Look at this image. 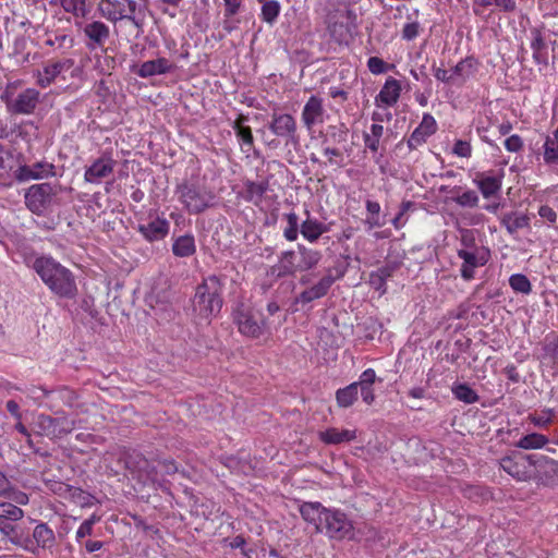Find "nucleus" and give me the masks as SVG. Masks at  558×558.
Wrapping results in <instances>:
<instances>
[{
    "label": "nucleus",
    "instance_id": "obj_1",
    "mask_svg": "<svg viewBox=\"0 0 558 558\" xmlns=\"http://www.w3.org/2000/svg\"><path fill=\"white\" fill-rule=\"evenodd\" d=\"M25 263L35 270L52 293L65 299H73L76 295L77 287L72 271L51 256L43 255L34 260L26 258Z\"/></svg>",
    "mask_w": 558,
    "mask_h": 558
},
{
    "label": "nucleus",
    "instance_id": "obj_2",
    "mask_svg": "<svg viewBox=\"0 0 558 558\" xmlns=\"http://www.w3.org/2000/svg\"><path fill=\"white\" fill-rule=\"evenodd\" d=\"M223 284L219 277L204 278L196 287L192 299V312L195 318L209 324L220 313L223 304Z\"/></svg>",
    "mask_w": 558,
    "mask_h": 558
},
{
    "label": "nucleus",
    "instance_id": "obj_3",
    "mask_svg": "<svg viewBox=\"0 0 558 558\" xmlns=\"http://www.w3.org/2000/svg\"><path fill=\"white\" fill-rule=\"evenodd\" d=\"M326 28L338 45L348 46L357 31V14L348 2H336L326 14Z\"/></svg>",
    "mask_w": 558,
    "mask_h": 558
},
{
    "label": "nucleus",
    "instance_id": "obj_4",
    "mask_svg": "<svg viewBox=\"0 0 558 558\" xmlns=\"http://www.w3.org/2000/svg\"><path fill=\"white\" fill-rule=\"evenodd\" d=\"M175 195L190 215H198L211 208L216 202L215 193L198 183L182 182L175 187Z\"/></svg>",
    "mask_w": 558,
    "mask_h": 558
},
{
    "label": "nucleus",
    "instance_id": "obj_5",
    "mask_svg": "<svg viewBox=\"0 0 558 558\" xmlns=\"http://www.w3.org/2000/svg\"><path fill=\"white\" fill-rule=\"evenodd\" d=\"M534 453L512 451L499 460L500 468L518 482H529L533 477Z\"/></svg>",
    "mask_w": 558,
    "mask_h": 558
},
{
    "label": "nucleus",
    "instance_id": "obj_6",
    "mask_svg": "<svg viewBox=\"0 0 558 558\" xmlns=\"http://www.w3.org/2000/svg\"><path fill=\"white\" fill-rule=\"evenodd\" d=\"M10 86L1 95V100L5 102L8 111L13 114H33L40 101L39 90L29 87L21 92L15 98H12Z\"/></svg>",
    "mask_w": 558,
    "mask_h": 558
},
{
    "label": "nucleus",
    "instance_id": "obj_7",
    "mask_svg": "<svg viewBox=\"0 0 558 558\" xmlns=\"http://www.w3.org/2000/svg\"><path fill=\"white\" fill-rule=\"evenodd\" d=\"M232 316L239 332L246 338L258 339L267 330L266 322L264 319L259 322L243 304L234 308Z\"/></svg>",
    "mask_w": 558,
    "mask_h": 558
},
{
    "label": "nucleus",
    "instance_id": "obj_8",
    "mask_svg": "<svg viewBox=\"0 0 558 558\" xmlns=\"http://www.w3.org/2000/svg\"><path fill=\"white\" fill-rule=\"evenodd\" d=\"M457 256L462 260L460 276L464 281L475 278V270L485 266L490 259V250L481 247L473 251L457 250Z\"/></svg>",
    "mask_w": 558,
    "mask_h": 558
},
{
    "label": "nucleus",
    "instance_id": "obj_9",
    "mask_svg": "<svg viewBox=\"0 0 558 558\" xmlns=\"http://www.w3.org/2000/svg\"><path fill=\"white\" fill-rule=\"evenodd\" d=\"M324 532L335 539L351 538L353 524L347 514L338 509H329L323 523Z\"/></svg>",
    "mask_w": 558,
    "mask_h": 558
},
{
    "label": "nucleus",
    "instance_id": "obj_10",
    "mask_svg": "<svg viewBox=\"0 0 558 558\" xmlns=\"http://www.w3.org/2000/svg\"><path fill=\"white\" fill-rule=\"evenodd\" d=\"M56 195L50 183H39L31 185L25 195L26 207L35 215H43Z\"/></svg>",
    "mask_w": 558,
    "mask_h": 558
},
{
    "label": "nucleus",
    "instance_id": "obj_11",
    "mask_svg": "<svg viewBox=\"0 0 558 558\" xmlns=\"http://www.w3.org/2000/svg\"><path fill=\"white\" fill-rule=\"evenodd\" d=\"M533 477L537 484L553 486L558 482V461L534 453Z\"/></svg>",
    "mask_w": 558,
    "mask_h": 558
},
{
    "label": "nucleus",
    "instance_id": "obj_12",
    "mask_svg": "<svg viewBox=\"0 0 558 558\" xmlns=\"http://www.w3.org/2000/svg\"><path fill=\"white\" fill-rule=\"evenodd\" d=\"M40 433L48 437H61L71 433L75 427V422L69 418L65 414L58 416H50L40 414L37 420Z\"/></svg>",
    "mask_w": 558,
    "mask_h": 558
},
{
    "label": "nucleus",
    "instance_id": "obj_13",
    "mask_svg": "<svg viewBox=\"0 0 558 558\" xmlns=\"http://www.w3.org/2000/svg\"><path fill=\"white\" fill-rule=\"evenodd\" d=\"M505 172L504 170L478 171L473 178V183L477 186L482 196L486 199L497 196L502 187Z\"/></svg>",
    "mask_w": 558,
    "mask_h": 558
},
{
    "label": "nucleus",
    "instance_id": "obj_14",
    "mask_svg": "<svg viewBox=\"0 0 558 558\" xmlns=\"http://www.w3.org/2000/svg\"><path fill=\"white\" fill-rule=\"evenodd\" d=\"M74 65V60L70 58L50 60L46 62L40 71L35 74L36 84L41 88L49 87L63 72L69 71Z\"/></svg>",
    "mask_w": 558,
    "mask_h": 558
},
{
    "label": "nucleus",
    "instance_id": "obj_15",
    "mask_svg": "<svg viewBox=\"0 0 558 558\" xmlns=\"http://www.w3.org/2000/svg\"><path fill=\"white\" fill-rule=\"evenodd\" d=\"M117 161L110 151H105L99 158L85 169L84 181L87 183L99 184L102 179L108 178L114 171Z\"/></svg>",
    "mask_w": 558,
    "mask_h": 558
},
{
    "label": "nucleus",
    "instance_id": "obj_16",
    "mask_svg": "<svg viewBox=\"0 0 558 558\" xmlns=\"http://www.w3.org/2000/svg\"><path fill=\"white\" fill-rule=\"evenodd\" d=\"M437 131L438 123L436 119L428 112L423 113L422 121L407 138L409 150H416L426 144L428 138L436 134Z\"/></svg>",
    "mask_w": 558,
    "mask_h": 558
},
{
    "label": "nucleus",
    "instance_id": "obj_17",
    "mask_svg": "<svg viewBox=\"0 0 558 558\" xmlns=\"http://www.w3.org/2000/svg\"><path fill=\"white\" fill-rule=\"evenodd\" d=\"M342 274L338 276H332L330 270L327 271L325 276H323L317 283L312 287L303 290L295 299L296 303L307 304L315 300L322 299L326 296L331 289L332 284L341 278Z\"/></svg>",
    "mask_w": 558,
    "mask_h": 558
},
{
    "label": "nucleus",
    "instance_id": "obj_18",
    "mask_svg": "<svg viewBox=\"0 0 558 558\" xmlns=\"http://www.w3.org/2000/svg\"><path fill=\"white\" fill-rule=\"evenodd\" d=\"M325 112L324 100L318 96L312 95L301 112L303 126L307 131H312L315 125L324 122Z\"/></svg>",
    "mask_w": 558,
    "mask_h": 558
},
{
    "label": "nucleus",
    "instance_id": "obj_19",
    "mask_svg": "<svg viewBox=\"0 0 558 558\" xmlns=\"http://www.w3.org/2000/svg\"><path fill=\"white\" fill-rule=\"evenodd\" d=\"M56 174L54 165L48 161H38L32 166L23 165L15 171V179L20 182L51 178Z\"/></svg>",
    "mask_w": 558,
    "mask_h": 558
},
{
    "label": "nucleus",
    "instance_id": "obj_20",
    "mask_svg": "<svg viewBox=\"0 0 558 558\" xmlns=\"http://www.w3.org/2000/svg\"><path fill=\"white\" fill-rule=\"evenodd\" d=\"M83 33L88 39L87 47L93 50L102 48L110 37L109 26L101 21L86 23Z\"/></svg>",
    "mask_w": 558,
    "mask_h": 558
},
{
    "label": "nucleus",
    "instance_id": "obj_21",
    "mask_svg": "<svg viewBox=\"0 0 558 558\" xmlns=\"http://www.w3.org/2000/svg\"><path fill=\"white\" fill-rule=\"evenodd\" d=\"M170 230V223L165 217L157 216L148 223H140L137 231L148 242H156L163 240Z\"/></svg>",
    "mask_w": 558,
    "mask_h": 558
},
{
    "label": "nucleus",
    "instance_id": "obj_22",
    "mask_svg": "<svg viewBox=\"0 0 558 558\" xmlns=\"http://www.w3.org/2000/svg\"><path fill=\"white\" fill-rule=\"evenodd\" d=\"M299 510L303 520L314 525L316 532H324L323 523L329 508L324 507L318 501H305Z\"/></svg>",
    "mask_w": 558,
    "mask_h": 558
},
{
    "label": "nucleus",
    "instance_id": "obj_23",
    "mask_svg": "<svg viewBox=\"0 0 558 558\" xmlns=\"http://www.w3.org/2000/svg\"><path fill=\"white\" fill-rule=\"evenodd\" d=\"M296 121L289 113L272 112L269 130L278 137L290 138L296 133Z\"/></svg>",
    "mask_w": 558,
    "mask_h": 558
},
{
    "label": "nucleus",
    "instance_id": "obj_24",
    "mask_svg": "<svg viewBox=\"0 0 558 558\" xmlns=\"http://www.w3.org/2000/svg\"><path fill=\"white\" fill-rule=\"evenodd\" d=\"M28 395L35 401H38L40 403L44 402L45 399L54 398V399L62 400L64 402V404L70 405V407L73 404V402L76 398L74 391L68 387H61L57 390H48L44 387L33 386L28 390Z\"/></svg>",
    "mask_w": 558,
    "mask_h": 558
},
{
    "label": "nucleus",
    "instance_id": "obj_25",
    "mask_svg": "<svg viewBox=\"0 0 558 558\" xmlns=\"http://www.w3.org/2000/svg\"><path fill=\"white\" fill-rule=\"evenodd\" d=\"M401 90V83L397 78L389 76L375 97V105L377 107H393L400 98Z\"/></svg>",
    "mask_w": 558,
    "mask_h": 558
},
{
    "label": "nucleus",
    "instance_id": "obj_26",
    "mask_svg": "<svg viewBox=\"0 0 558 558\" xmlns=\"http://www.w3.org/2000/svg\"><path fill=\"white\" fill-rule=\"evenodd\" d=\"M174 70V63H172L165 57H160L155 60H148L143 62L135 71V73L142 78H147L155 75L168 74L173 72Z\"/></svg>",
    "mask_w": 558,
    "mask_h": 558
},
{
    "label": "nucleus",
    "instance_id": "obj_27",
    "mask_svg": "<svg viewBox=\"0 0 558 558\" xmlns=\"http://www.w3.org/2000/svg\"><path fill=\"white\" fill-rule=\"evenodd\" d=\"M480 62L474 57H466L460 60L452 69L451 74L453 83L457 86H462L465 82L473 77L478 70Z\"/></svg>",
    "mask_w": 558,
    "mask_h": 558
},
{
    "label": "nucleus",
    "instance_id": "obj_28",
    "mask_svg": "<svg viewBox=\"0 0 558 558\" xmlns=\"http://www.w3.org/2000/svg\"><path fill=\"white\" fill-rule=\"evenodd\" d=\"M305 213L306 219L300 226V233L307 242L315 243L324 233L329 231V227L317 218L312 217L308 210Z\"/></svg>",
    "mask_w": 558,
    "mask_h": 558
},
{
    "label": "nucleus",
    "instance_id": "obj_29",
    "mask_svg": "<svg viewBox=\"0 0 558 558\" xmlns=\"http://www.w3.org/2000/svg\"><path fill=\"white\" fill-rule=\"evenodd\" d=\"M248 117L240 113L232 123V129L235 132L242 150L248 153L254 147V136L251 126L246 125Z\"/></svg>",
    "mask_w": 558,
    "mask_h": 558
},
{
    "label": "nucleus",
    "instance_id": "obj_30",
    "mask_svg": "<svg viewBox=\"0 0 558 558\" xmlns=\"http://www.w3.org/2000/svg\"><path fill=\"white\" fill-rule=\"evenodd\" d=\"M318 438L325 445H340L353 441L356 438V429H339L329 427L318 433Z\"/></svg>",
    "mask_w": 558,
    "mask_h": 558
},
{
    "label": "nucleus",
    "instance_id": "obj_31",
    "mask_svg": "<svg viewBox=\"0 0 558 558\" xmlns=\"http://www.w3.org/2000/svg\"><path fill=\"white\" fill-rule=\"evenodd\" d=\"M278 277L293 276L299 269V254L295 251L289 250L281 253L278 264L274 267Z\"/></svg>",
    "mask_w": 558,
    "mask_h": 558
},
{
    "label": "nucleus",
    "instance_id": "obj_32",
    "mask_svg": "<svg viewBox=\"0 0 558 558\" xmlns=\"http://www.w3.org/2000/svg\"><path fill=\"white\" fill-rule=\"evenodd\" d=\"M500 223L512 235L519 230L530 227V217L526 214L511 211L502 215Z\"/></svg>",
    "mask_w": 558,
    "mask_h": 558
},
{
    "label": "nucleus",
    "instance_id": "obj_33",
    "mask_svg": "<svg viewBox=\"0 0 558 558\" xmlns=\"http://www.w3.org/2000/svg\"><path fill=\"white\" fill-rule=\"evenodd\" d=\"M171 250L173 255L180 258L193 256L196 253L194 235L187 233L175 238L173 240Z\"/></svg>",
    "mask_w": 558,
    "mask_h": 558
},
{
    "label": "nucleus",
    "instance_id": "obj_34",
    "mask_svg": "<svg viewBox=\"0 0 558 558\" xmlns=\"http://www.w3.org/2000/svg\"><path fill=\"white\" fill-rule=\"evenodd\" d=\"M296 254H299L300 271H307L315 268L322 259V253L319 251L306 247L303 244H298Z\"/></svg>",
    "mask_w": 558,
    "mask_h": 558
},
{
    "label": "nucleus",
    "instance_id": "obj_35",
    "mask_svg": "<svg viewBox=\"0 0 558 558\" xmlns=\"http://www.w3.org/2000/svg\"><path fill=\"white\" fill-rule=\"evenodd\" d=\"M126 465L132 471H138L141 475L143 473L145 478L148 481L155 482L157 480V471L155 466L150 465L149 461L141 453H136L134 457H130Z\"/></svg>",
    "mask_w": 558,
    "mask_h": 558
},
{
    "label": "nucleus",
    "instance_id": "obj_36",
    "mask_svg": "<svg viewBox=\"0 0 558 558\" xmlns=\"http://www.w3.org/2000/svg\"><path fill=\"white\" fill-rule=\"evenodd\" d=\"M33 538L36 545L43 549H50L56 543L54 532L47 523H39L35 526Z\"/></svg>",
    "mask_w": 558,
    "mask_h": 558
},
{
    "label": "nucleus",
    "instance_id": "obj_37",
    "mask_svg": "<svg viewBox=\"0 0 558 558\" xmlns=\"http://www.w3.org/2000/svg\"><path fill=\"white\" fill-rule=\"evenodd\" d=\"M244 199L255 205H259L265 193L268 191L269 184L268 181H246L244 183Z\"/></svg>",
    "mask_w": 558,
    "mask_h": 558
},
{
    "label": "nucleus",
    "instance_id": "obj_38",
    "mask_svg": "<svg viewBox=\"0 0 558 558\" xmlns=\"http://www.w3.org/2000/svg\"><path fill=\"white\" fill-rule=\"evenodd\" d=\"M336 402L341 409L352 407L359 399V387L357 384L351 383L343 388H339L336 391Z\"/></svg>",
    "mask_w": 558,
    "mask_h": 558
},
{
    "label": "nucleus",
    "instance_id": "obj_39",
    "mask_svg": "<svg viewBox=\"0 0 558 558\" xmlns=\"http://www.w3.org/2000/svg\"><path fill=\"white\" fill-rule=\"evenodd\" d=\"M385 129L379 123H372L368 131L363 133L365 147L373 154H376L380 147V141L384 136Z\"/></svg>",
    "mask_w": 558,
    "mask_h": 558
},
{
    "label": "nucleus",
    "instance_id": "obj_40",
    "mask_svg": "<svg viewBox=\"0 0 558 558\" xmlns=\"http://www.w3.org/2000/svg\"><path fill=\"white\" fill-rule=\"evenodd\" d=\"M349 129L344 123L329 125L327 129V134L322 142V145H340L344 144L348 141Z\"/></svg>",
    "mask_w": 558,
    "mask_h": 558
},
{
    "label": "nucleus",
    "instance_id": "obj_41",
    "mask_svg": "<svg viewBox=\"0 0 558 558\" xmlns=\"http://www.w3.org/2000/svg\"><path fill=\"white\" fill-rule=\"evenodd\" d=\"M542 350L543 361L551 365H558V333L547 336Z\"/></svg>",
    "mask_w": 558,
    "mask_h": 558
},
{
    "label": "nucleus",
    "instance_id": "obj_42",
    "mask_svg": "<svg viewBox=\"0 0 558 558\" xmlns=\"http://www.w3.org/2000/svg\"><path fill=\"white\" fill-rule=\"evenodd\" d=\"M282 217L287 222L286 227L282 230L283 238L289 242L296 241L301 226V223H299L298 215L294 211H290L283 214Z\"/></svg>",
    "mask_w": 558,
    "mask_h": 558
},
{
    "label": "nucleus",
    "instance_id": "obj_43",
    "mask_svg": "<svg viewBox=\"0 0 558 558\" xmlns=\"http://www.w3.org/2000/svg\"><path fill=\"white\" fill-rule=\"evenodd\" d=\"M260 3V20L269 25H272L281 12L280 3L277 0H264V2Z\"/></svg>",
    "mask_w": 558,
    "mask_h": 558
},
{
    "label": "nucleus",
    "instance_id": "obj_44",
    "mask_svg": "<svg viewBox=\"0 0 558 558\" xmlns=\"http://www.w3.org/2000/svg\"><path fill=\"white\" fill-rule=\"evenodd\" d=\"M548 442V438L538 433H531L521 437L515 446L524 450L541 449Z\"/></svg>",
    "mask_w": 558,
    "mask_h": 558
},
{
    "label": "nucleus",
    "instance_id": "obj_45",
    "mask_svg": "<svg viewBox=\"0 0 558 558\" xmlns=\"http://www.w3.org/2000/svg\"><path fill=\"white\" fill-rule=\"evenodd\" d=\"M451 390L456 399L466 404L476 403L480 399L476 391L466 384H456Z\"/></svg>",
    "mask_w": 558,
    "mask_h": 558
},
{
    "label": "nucleus",
    "instance_id": "obj_46",
    "mask_svg": "<svg viewBox=\"0 0 558 558\" xmlns=\"http://www.w3.org/2000/svg\"><path fill=\"white\" fill-rule=\"evenodd\" d=\"M365 209L367 211L365 225H367L369 229L380 228L384 225L379 219L380 204L376 201L366 199Z\"/></svg>",
    "mask_w": 558,
    "mask_h": 558
},
{
    "label": "nucleus",
    "instance_id": "obj_47",
    "mask_svg": "<svg viewBox=\"0 0 558 558\" xmlns=\"http://www.w3.org/2000/svg\"><path fill=\"white\" fill-rule=\"evenodd\" d=\"M24 517V511L12 502H0V524L7 521H19Z\"/></svg>",
    "mask_w": 558,
    "mask_h": 558
},
{
    "label": "nucleus",
    "instance_id": "obj_48",
    "mask_svg": "<svg viewBox=\"0 0 558 558\" xmlns=\"http://www.w3.org/2000/svg\"><path fill=\"white\" fill-rule=\"evenodd\" d=\"M543 150V158L545 163L558 165V140H556L555 135L554 137L546 136Z\"/></svg>",
    "mask_w": 558,
    "mask_h": 558
},
{
    "label": "nucleus",
    "instance_id": "obj_49",
    "mask_svg": "<svg viewBox=\"0 0 558 558\" xmlns=\"http://www.w3.org/2000/svg\"><path fill=\"white\" fill-rule=\"evenodd\" d=\"M322 153L327 158L328 165L337 167L344 166V153L335 147V145H322Z\"/></svg>",
    "mask_w": 558,
    "mask_h": 558
},
{
    "label": "nucleus",
    "instance_id": "obj_50",
    "mask_svg": "<svg viewBox=\"0 0 558 558\" xmlns=\"http://www.w3.org/2000/svg\"><path fill=\"white\" fill-rule=\"evenodd\" d=\"M509 286L517 293L530 294L532 292V283L523 274L511 275Z\"/></svg>",
    "mask_w": 558,
    "mask_h": 558
},
{
    "label": "nucleus",
    "instance_id": "obj_51",
    "mask_svg": "<svg viewBox=\"0 0 558 558\" xmlns=\"http://www.w3.org/2000/svg\"><path fill=\"white\" fill-rule=\"evenodd\" d=\"M60 5L68 13L75 16H83L86 11V0H59Z\"/></svg>",
    "mask_w": 558,
    "mask_h": 558
},
{
    "label": "nucleus",
    "instance_id": "obj_52",
    "mask_svg": "<svg viewBox=\"0 0 558 558\" xmlns=\"http://www.w3.org/2000/svg\"><path fill=\"white\" fill-rule=\"evenodd\" d=\"M481 247H486L485 245H480L476 243L474 233L470 229H463L460 231V247L458 250H466L473 251Z\"/></svg>",
    "mask_w": 558,
    "mask_h": 558
},
{
    "label": "nucleus",
    "instance_id": "obj_53",
    "mask_svg": "<svg viewBox=\"0 0 558 558\" xmlns=\"http://www.w3.org/2000/svg\"><path fill=\"white\" fill-rule=\"evenodd\" d=\"M554 417V411L551 409H545L541 412H534L530 414L529 418L531 423L538 427H547Z\"/></svg>",
    "mask_w": 558,
    "mask_h": 558
},
{
    "label": "nucleus",
    "instance_id": "obj_54",
    "mask_svg": "<svg viewBox=\"0 0 558 558\" xmlns=\"http://www.w3.org/2000/svg\"><path fill=\"white\" fill-rule=\"evenodd\" d=\"M1 497H4V498L11 500L12 504L14 502L16 506L17 505L25 506L29 501L28 495L17 488L13 487L11 485V483L9 484V488H8L7 493L2 494Z\"/></svg>",
    "mask_w": 558,
    "mask_h": 558
},
{
    "label": "nucleus",
    "instance_id": "obj_55",
    "mask_svg": "<svg viewBox=\"0 0 558 558\" xmlns=\"http://www.w3.org/2000/svg\"><path fill=\"white\" fill-rule=\"evenodd\" d=\"M453 201L462 207H476L480 202V197L473 190H466L462 194L453 198Z\"/></svg>",
    "mask_w": 558,
    "mask_h": 558
},
{
    "label": "nucleus",
    "instance_id": "obj_56",
    "mask_svg": "<svg viewBox=\"0 0 558 558\" xmlns=\"http://www.w3.org/2000/svg\"><path fill=\"white\" fill-rule=\"evenodd\" d=\"M504 146L509 153H521L524 149V141L520 135L512 134L505 140Z\"/></svg>",
    "mask_w": 558,
    "mask_h": 558
},
{
    "label": "nucleus",
    "instance_id": "obj_57",
    "mask_svg": "<svg viewBox=\"0 0 558 558\" xmlns=\"http://www.w3.org/2000/svg\"><path fill=\"white\" fill-rule=\"evenodd\" d=\"M421 31H422V27L418 22H416V21L409 22V23L404 24L402 32H401V37H402V39H404L407 41H411V40H414L420 35Z\"/></svg>",
    "mask_w": 558,
    "mask_h": 558
},
{
    "label": "nucleus",
    "instance_id": "obj_58",
    "mask_svg": "<svg viewBox=\"0 0 558 558\" xmlns=\"http://www.w3.org/2000/svg\"><path fill=\"white\" fill-rule=\"evenodd\" d=\"M452 154L458 157L470 158L472 156V146L466 141L457 140L452 147Z\"/></svg>",
    "mask_w": 558,
    "mask_h": 558
},
{
    "label": "nucleus",
    "instance_id": "obj_59",
    "mask_svg": "<svg viewBox=\"0 0 558 558\" xmlns=\"http://www.w3.org/2000/svg\"><path fill=\"white\" fill-rule=\"evenodd\" d=\"M367 68L372 74L379 75L385 73L388 70L389 65L378 57H371L367 60Z\"/></svg>",
    "mask_w": 558,
    "mask_h": 558
},
{
    "label": "nucleus",
    "instance_id": "obj_60",
    "mask_svg": "<svg viewBox=\"0 0 558 558\" xmlns=\"http://www.w3.org/2000/svg\"><path fill=\"white\" fill-rule=\"evenodd\" d=\"M11 159L12 154L8 151L2 144H0V178L12 169L10 163Z\"/></svg>",
    "mask_w": 558,
    "mask_h": 558
},
{
    "label": "nucleus",
    "instance_id": "obj_61",
    "mask_svg": "<svg viewBox=\"0 0 558 558\" xmlns=\"http://www.w3.org/2000/svg\"><path fill=\"white\" fill-rule=\"evenodd\" d=\"M223 3H225V11H223V15L225 17H232L234 15H236L242 5H243V0H223Z\"/></svg>",
    "mask_w": 558,
    "mask_h": 558
},
{
    "label": "nucleus",
    "instance_id": "obj_62",
    "mask_svg": "<svg viewBox=\"0 0 558 558\" xmlns=\"http://www.w3.org/2000/svg\"><path fill=\"white\" fill-rule=\"evenodd\" d=\"M538 216L550 225L557 222V213L549 205H542L538 208Z\"/></svg>",
    "mask_w": 558,
    "mask_h": 558
},
{
    "label": "nucleus",
    "instance_id": "obj_63",
    "mask_svg": "<svg viewBox=\"0 0 558 558\" xmlns=\"http://www.w3.org/2000/svg\"><path fill=\"white\" fill-rule=\"evenodd\" d=\"M361 397L364 403L372 405L375 402L374 385H359Z\"/></svg>",
    "mask_w": 558,
    "mask_h": 558
},
{
    "label": "nucleus",
    "instance_id": "obj_64",
    "mask_svg": "<svg viewBox=\"0 0 558 558\" xmlns=\"http://www.w3.org/2000/svg\"><path fill=\"white\" fill-rule=\"evenodd\" d=\"M377 375L374 368H366L362 372L357 381L354 384L359 385H374L377 381Z\"/></svg>",
    "mask_w": 558,
    "mask_h": 558
}]
</instances>
